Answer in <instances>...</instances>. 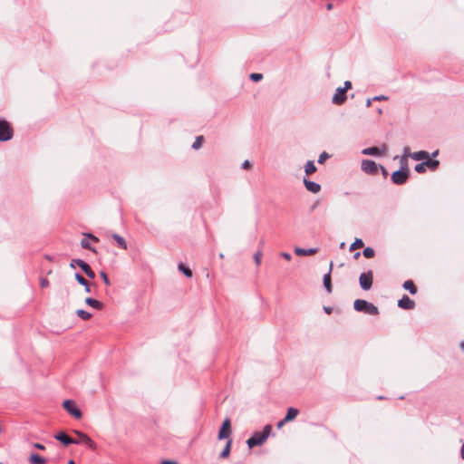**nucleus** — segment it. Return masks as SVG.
Masks as SVG:
<instances>
[{
    "label": "nucleus",
    "instance_id": "f257e3e1",
    "mask_svg": "<svg viewBox=\"0 0 464 464\" xmlns=\"http://www.w3.org/2000/svg\"><path fill=\"white\" fill-rule=\"evenodd\" d=\"M271 430L272 426L266 425L262 432H255L254 435L246 440L247 446L249 448H254L256 446L262 445L270 435Z\"/></svg>",
    "mask_w": 464,
    "mask_h": 464
},
{
    "label": "nucleus",
    "instance_id": "f03ea898",
    "mask_svg": "<svg viewBox=\"0 0 464 464\" xmlns=\"http://www.w3.org/2000/svg\"><path fill=\"white\" fill-rule=\"evenodd\" d=\"M353 307L358 312H364L371 315L379 314V309L373 304L369 303L362 299H357L353 303Z\"/></svg>",
    "mask_w": 464,
    "mask_h": 464
},
{
    "label": "nucleus",
    "instance_id": "7ed1b4c3",
    "mask_svg": "<svg viewBox=\"0 0 464 464\" xmlns=\"http://www.w3.org/2000/svg\"><path fill=\"white\" fill-rule=\"evenodd\" d=\"M14 136L12 125L5 120H0V141L10 140Z\"/></svg>",
    "mask_w": 464,
    "mask_h": 464
},
{
    "label": "nucleus",
    "instance_id": "20e7f679",
    "mask_svg": "<svg viewBox=\"0 0 464 464\" xmlns=\"http://www.w3.org/2000/svg\"><path fill=\"white\" fill-rule=\"evenodd\" d=\"M63 406L64 410L73 416L75 419L82 418V411L77 408L76 403L72 400H66L63 401Z\"/></svg>",
    "mask_w": 464,
    "mask_h": 464
},
{
    "label": "nucleus",
    "instance_id": "39448f33",
    "mask_svg": "<svg viewBox=\"0 0 464 464\" xmlns=\"http://www.w3.org/2000/svg\"><path fill=\"white\" fill-rule=\"evenodd\" d=\"M231 433H232L231 422H230V420L228 418H227L224 420V421L222 423V426L218 431V438L220 440H225V439H227V440H228L230 439Z\"/></svg>",
    "mask_w": 464,
    "mask_h": 464
},
{
    "label": "nucleus",
    "instance_id": "423d86ee",
    "mask_svg": "<svg viewBox=\"0 0 464 464\" xmlns=\"http://www.w3.org/2000/svg\"><path fill=\"white\" fill-rule=\"evenodd\" d=\"M409 179V169L396 170L392 175V180L396 185L404 184Z\"/></svg>",
    "mask_w": 464,
    "mask_h": 464
},
{
    "label": "nucleus",
    "instance_id": "0eeeda50",
    "mask_svg": "<svg viewBox=\"0 0 464 464\" xmlns=\"http://www.w3.org/2000/svg\"><path fill=\"white\" fill-rule=\"evenodd\" d=\"M373 282V275L372 271L362 273L359 277V283L363 290L371 289Z\"/></svg>",
    "mask_w": 464,
    "mask_h": 464
},
{
    "label": "nucleus",
    "instance_id": "6e6552de",
    "mask_svg": "<svg viewBox=\"0 0 464 464\" xmlns=\"http://www.w3.org/2000/svg\"><path fill=\"white\" fill-rule=\"evenodd\" d=\"M361 168L365 173L370 175L377 174L379 169L377 163L370 160H363Z\"/></svg>",
    "mask_w": 464,
    "mask_h": 464
},
{
    "label": "nucleus",
    "instance_id": "1a4fd4ad",
    "mask_svg": "<svg viewBox=\"0 0 464 464\" xmlns=\"http://www.w3.org/2000/svg\"><path fill=\"white\" fill-rule=\"evenodd\" d=\"M73 432L79 438L78 440H76L77 441H80V443H85L91 449L96 448V444L88 435L79 430H74Z\"/></svg>",
    "mask_w": 464,
    "mask_h": 464
},
{
    "label": "nucleus",
    "instance_id": "9d476101",
    "mask_svg": "<svg viewBox=\"0 0 464 464\" xmlns=\"http://www.w3.org/2000/svg\"><path fill=\"white\" fill-rule=\"evenodd\" d=\"M409 151H410V149L405 148V150H404L405 157L409 156L415 160H424L428 159L430 156L429 152H427L425 150L417 151V152H414L411 154Z\"/></svg>",
    "mask_w": 464,
    "mask_h": 464
},
{
    "label": "nucleus",
    "instance_id": "9b49d317",
    "mask_svg": "<svg viewBox=\"0 0 464 464\" xmlns=\"http://www.w3.org/2000/svg\"><path fill=\"white\" fill-rule=\"evenodd\" d=\"M398 306L401 309L411 310L415 307V302L408 295H404L402 298L398 301Z\"/></svg>",
    "mask_w": 464,
    "mask_h": 464
},
{
    "label": "nucleus",
    "instance_id": "f8f14e48",
    "mask_svg": "<svg viewBox=\"0 0 464 464\" xmlns=\"http://www.w3.org/2000/svg\"><path fill=\"white\" fill-rule=\"evenodd\" d=\"M332 101L336 105L343 104L346 101V92L341 87L337 88Z\"/></svg>",
    "mask_w": 464,
    "mask_h": 464
},
{
    "label": "nucleus",
    "instance_id": "ddd939ff",
    "mask_svg": "<svg viewBox=\"0 0 464 464\" xmlns=\"http://www.w3.org/2000/svg\"><path fill=\"white\" fill-rule=\"evenodd\" d=\"M84 237H85L82 238L81 241L82 247H83L85 249L92 250V252H95V249L91 246L90 239L94 242H97L99 239L92 234H84Z\"/></svg>",
    "mask_w": 464,
    "mask_h": 464
},
{
    "label": "nucleus",
    "instance_id": "4468645a",
    "mask_svg": "<svg viewBox=\"0 0 464 464\" xmlns=\"http://www.w3.org/2000/svg\"><path fill=\"white\" fill-rule=\"evenodd\" d=\"M55 439L64 445H69L71 443H75V444L80 443V441H77L76 440L72 439L70 436H68L64 432H60L57 435H55Z\"/></svg>",
    "mask_w": 464,
    "mask_h": 464
},
{
    "label": "nucleus",
    "instance_id": "2eb2a0df",
    "mask_svg": "<svg viewBox=\"0 0 464 464\" xmlns=\"http://www.w3.org/2000/svg\"><path fill=\"white\" fill-rule=\"evenodd\" d=\"M318 252V249L316 247L313 248H302V247H295V253L297 256H314Z\"/></svg>",
    "mask_w": 464,
    "mask_h": 464
},
{
    "label": "nucleus",
    "instance_id": "dca6fc26",
    "mask_svg": "<svg viewBox=\"0 0 464 464\" xmlns=\"http://www.w3.org/2000/svg\"><path fill=\"white\" fill-rule=\"evenodd\" d=\"M79 267L82 268V270L86 274V276L90 278L95 277V273L92 271L91 266L84 261L79 262Z\"/></svg>",
    "mask_w": 464,
    "mask_h": 464
},
{
    "label": "nucleus",
    "instance_id": "f3484780",
    "mask_svg": "<svg viewBox=\"0 0 464 464\" xmlns=\"http://www.w3.org/2000/svg\"><path fill=\"white\" fill-rule=\"evenodd\" d=\"M299 411L296 408L291 407L287 410L286 415L284 418V421H292L297 417Z\"/></svg>",
    "mask_w": 464,
    "mask_h": 464
},
{
    "label": "nucleus",
    "instance_id": "a211bd4d",
    "mask_svg": "<svg viewBox=\"0 0 464 464\" xmlns=\"http://www.w3.org/2000/svg\"><path fill=\"white\" fill-rule=\"evenodd\" d=\"M403 288L409 291L411 295H415L418 288L412 280H407L402 285Z\"/></svg>",
    "mask_w": 464,
    "mask_h": 464
},
{
    "label": "nucleus",
    "instance_id": "6ab92c4d",
    "mask_svg": "<svg viewBox=\"0 0 464 464\" xmlns=\"http://www.w3.org/2000/svg\"><path fill=\"white\" fill-rule=\"evenodd\" d=\"M304 183L307 190L313 193H317L319 191V184L310 181L306 179H304Z\"/></svg>",
    "mask_w": 464,
    "mask_h": 464
},
{
    "label": "nucleus",
    "instance_id": "aec40b11",
    "mask_svg": "<svg viewBox=\"0 0 464 464\" xmlns=\"http://www.w3.org/2000/svg\"><path fill=\"white\" fill-rule=\"evenodd\" d=\"M85 303L97 310H102L103 308V304L102 302L91 297H87L85 299Z\"/></svg>",
    "mask_w": 464,
    "mask_h": 464
},
{
    "label": "nucleus",
    "instance_id": "412c9836",
    "mask_svg": "<svg viewBox=\"0 0 464 464\" xmlns=\"http://www.w3.org/2000/svg\"><path fill=\"white\" fill-rule=\"evenodd\" d=\"M421 163L426 167V169L429 168L431 170H435L438 168V166L440 165L439 160H431L430 157L428 159L424 160V161Z\"/></svg>",
    "mask_w": 464,
    "mask_h": 464
},
{
    "label": "nucleus",
    "instance_id": "4be33fe9",
    "mask_svg": "<svg viewBox=\"0 0 464 464\" xmlns=\"http://www.w3.org/2000/svg\"><path fill=\"white\" fill-rule=\"evenodd\" d=\"M231 446H232V440L229 439L227 443H226V446L224 448V450L221 451L220 453V458L221 459H227L228 458L229 454H230V451H231Z\"/></svg>",
    "mask_w": 464,
    "mask_h": 464
},
{
    "label": "nucleus",
    "instance_id": "5701e85b",
    "mask_svg": "<svg viewBox=\"0 0 464 464\" xmlns=\"http://www.w3.org/2000/svg\"><path fill=\"white\" fill-rule=\"evenodd\" d=\"M30 462L32 464H45L46 459L38 454H32L30 456Z\"/></svg>",
    "mask_w": 464,
    "mask_h": 464
},
{
    "label": "nucleus",
    "instance_id": "b1692460",
    "mask_svg": "<svg viewBox=\"0 0 464 464\" xmlns=\"http://www.w3.org/2000/svg\"><path fill=\"white\" fill-rule=\"evenodd\" d=\"M112 237L116 241L118 246H120L122 249H127L126 241H125V239L122 237H121V236H119L117 234H113Z\"/></svg>",
    "mask_w": 464,
    "mask_h": 464
},
{
    "label": "nucleus",
    "instance_id": "393cba45",
    "mask_svg": "<svg viewBox=\"0 0 464 464\" xmlns=\"http://www.w3.org/2000/svg\"><path fill=\"white\" fill-rule=\"evenodd\" d=\"M362 154L364 155H380L382 154L381 153V150L377 147H370V148H367V149H364L362 150Z\"/></svg>",
    "mask_w": 464,
    "mask_h": 464
},
{
    "label": "nucleus",
    "instance_id": "a878e982",
    "mask_svg": "<svg viewBox=\"0 0 464 464\" xmlns=\"http://www.w3.org/2000/svg\"><path fill=\"white\" fill-rule=\"evenodd\" d=\"M316 169H316L314 161H308L305 164L304 170H305L306 175H311V174L314 173L316 171Z\"/></svg>",
    "mask_w": 464,
    "mask_h": 464
},
{
    "label": "nucleus",
    "instance_id": "bb28decb",
    "mask_svg": "<svg viewBox=\"0 0 464 464\" xmlns=\"http://www.w3.org/2000/svg\"><path fill=\"white\" fill-rule=\"evenodd\" d=\"M324 287L327 290V292L331 293L332 292V282H331V275H330V273L326 274L324 276Z\"/></svg>",
    "mask_w": 464,
    "mask_h": 464
},
{
    "label": "nucleus",
    "instance_id": "cd10ccee",
    "mask_svg": "<svg viewBox=\"0 0 464 464\" xmlns=\"http://www.w3.org/2000/svg\"><path fill=\"white\" fill-rule=\"evenodd\" d=\"M76 314L82 320H89L92 317V314L82 309H78Z\"/></svg>",
    "mask_w": 464,
    "mask_h": 464
},
{
    "label": "nucleus",
    "instance_id": "c85d7f7f",
    "mask_svg": "<svg viewBox=\"0 0 464 464\" xmlns=\"http://www.w3.org/2000/svg\"><path fill=\"white\" fill-rule=\"evenodd\" d=\"M179 270L181 271L186 276L191 277L192 276V271L188 266H184L183 264L179 265Z\"/></svg>",
    "mask_w": 464,
    "mask_h": 464
},
{
    "label": "nucleus",
    "instance_id": "c756f323",
    "mask_svg": "<svg viewBox=\"0 0 464 464\" xmlns=\"http://www.w3.org/2000/svg\"><path fill=\"white\" fill-rule=\"evenodd\" d=\"M204 141V137L203 136H198L194 141V143L192 144V148L194 150H198L201 146H202V143Z\"/></svg>",
    "mask_w": 464,
    "mask_h": 464
},
{
    "label": "nucleus",
    "instance_id": "7c9ffc66",
    "mask_svg": "<svg viewBox=\"0 0 464 464\" xmlns=\"http://www.w3.org/2000/svg\"><path fill=\"white\" fill-rule=\"evenodd\" d=\"M363 242L362 239H356L351 246H350V250L353 251V250H355V249H358V248H362L363 246Z\"/></svg>",
    "mask_w": 464,
    "mask_h": 464
},
{
    "label": "nucleus",
    "instance_id": "2f4dec72",
    "mask_svg": "<svg viewBox=\"0 0 464 464\" xmlns=\"http://www.w3.org/2000/svg\"><path fill=\"white\" fill-rule=\"evenodd\" d=\"M362 254L366 258H372L375 255V252L372 247H366L364 248Z\"/></svg>",
    "mask_w": 464,
    "mask_h": 464
},
{
    "label": "nucleus",
    "instance_id": "473e14b6",
    "mask_svg": "<svg viewBox=\"0 0 464 464\" xmlns=\"http://www.w3.org/2000/svg\"><path fill=\"white\" fill-rule=\"evenodd\" d=\"M75 279L80 285L87 286L88 282L82 275L75 274Z\"/></svg>",
    "mask_w": 464,
    "mask_h": 464
},
{
    "label": "nucleus",
    "instance_id": "72a5a7b5",
    "mask_svg": "<svg viewBox=\"0 0 464 464\" xmlns=\"http://www.w3.org/2000/svg\"><path fill=\"white\" fill-rule=\"evenodd\" d=\"M262 252L261 251H257L255 255H254V260H255V263L256 266H259L261 264V259H262Z\"/></svg>",
    "mask_w": 464,
    "mask_h": 464
},
{
    "label": "nucleus",
    "instance_id": "f704fd0d",
    "mask_svg": "<svg viewBox=\"0 0 464 464\" xmlns=\"http://www.w3.org/2000/svg\"><path fill=\"white\" fill-rule=\"evenodd\" d=\"M250 79H251L252 81H254V82H258V81H260V80H262V79H263V74H261V73H256V72H255V73H251V74H250Z\"/></svg>",
    "mask_w": 464,
    "mask_h": 464
},
{
    "label": "nucleus",
    "instance_id": "c9c22d12",
    "mask_svg": "<svg viewBox=\"0 0 464 464\" xmlns=\"http://www.w3.org/2000/svg\"><path fill=\"white\" fill-rule=\"evenodd\" d=\"M414 169L418 173H424L426 171V167L422 163L417 164Z\"/></svg>",
    "mask_w": 464,
    "mask_h": 464
},
{
    "label": "nucleus",
    "instance_id": "e433bc0d",
    "mask_svg": "<svg viewBox=\"0 0 464 464\" xmlns=\"http://www.w3.org/2000/svg\"><path fill=\"white\" fill-rule=\"evenodd\" d=\"M49 285H50V283H49V280L47 278H45V277H41L40 278V286L42 288H46V287L49 286Z\"/></svg>",
    "mask_w": 464,
    "mask_h": 464
},
{
    "label": "nucleus",
    "instance_id": "4c0bfd02",
    "mask_svg": "<svg viewBox=\"0 0 464 464\" xmlns=\"http://www.w3.org/2000/svg\"><path fill=\"white\" fill-rule=\"evenodd\" d=\"M101 275V277L102 278L103 282L107 285H111V282L109 280V277L107 276V274L104 272V271H102L100 273Z\"/></svg>",
    "mask_w": 464,
    "mask_h": 464
},
{
    "label": "nucleus",
    "instance_id": "58836bf2",
    "mask_svg": "<svg viewBox=\"0 0 464 464\" xmlns=\"http://www.w3.org/2000/svg\"><path fill=\"white\" fill-rule=\"evenodd\" d=\"M242 168L245 169H250L252 168V164L249 160H245L242 164Z\"/></svg>",
    "mask_w": 464,
    "mask_h": 464
},
{
    "label": "nucleus",
    "instance_id": "ea45409f",
    "mask_svg": "<svg viewBox=\"0 0 464 464\" xmlns=\"http://www.w3.org/2000/svg\"><path fill=\"white\" fill-rule=\"evenodd\" d=\"M351 88H352V82L350 81H346L344 82V87H343V89L347 92V91Z\"/></svg>",
    "mask_w": 464,
    "mask_h": 464
},
{
    "label": "nucleus",
    "instance_id": "a19ab883",
    "mask_svg": "<svg viewBox=\"0 0 464 464\" xmlns=\"http://www.w3.org/2000/svg\"><path fill=\"white\" fill-rule=\"evenodd\" d=\"M330 156L326 152L321 153V164L324 162Z\"/></svg>",
    "mask_w": 464,
    "mask_h": 464
},
{
    "label": "nucleus",
    "instance_id": "79ce46f5",
    "mask_svg": "<svg viewBox=\"0 0 464 464\" xmlns=\"http://www.w3.org/2000/svg\"><path fill=\"white\" fill-rule=\"evenodd\" d=\"M281 256H282L285 259H286L287 261H290V260H291V255H290L289 253L283 252V253L281 254Z\"/></svg>",
    "mask_w": 464,
    "mask_h": 464
},
{
    "label": "nucleus",
    "instance_id": "37998d69",
    "mask_svg": "<svg viewBox=\"0 0 464 464\" xmlns=\"http://www.w3.org/2000/svg\"><path fill=\"white\" fill-rule=\"evenodd\" d=\"M374 101H386L388 100V98L384 95H381V96H376L373 98Z\"/></svg>",
    "mask_w": 464,
    "mask_h": 464
},
{
    "label": "nucleus",
    "instance_id": "c03bdc74",
    "mask_svg": "<svg viewBox=\"0 0 464 464\" xmlns=\"http://www.w3.org/2000/svg\"><path fill=\"white\" fill-rule=\"evenodd\" d=\"M34 447L38 449V450H44L45 449V447L43 444H40V443H34Z\"/></svg>",
    "mask_w": 464,
    "mask_h": 464
},
{
    "label": "nucleus",
    "instance_id": "a18cd8bd",
    "mask_svg": "<svg viewBox=\"0 0 464 464\" xmlns=\"http://www.w3.org/2000/svg\"><path fill=\"white\" fill-rule=\"evenodd\" d=\"M161 464H178V463L174 460L165 459L161 462Z\"/></svg>",
    "mask_w": 464,
    "mask_h": 464
},
{
    "label": "nucleus",
    "instance_id": "49530a36",
    "mask_svg": "<svg viewBox=\"0 0 464 464\" xmlns=\"http://www.w3.org/2000/svg\"><path fill=\"white\" fill-rule=\"evenodd\" d=\"M80 261H82V259H73L71 263V266H74V264L77 265L79 266V262Z\"/></svg>",
    "mask_w": 464,
    "mask_h": 464
},
{
    "label": "nucleus",
    "instance_id": "de8ad7c7",
    "mask_svg": "<svg viewBox=\"0 0 464 464\" xmlns=\"http://www.w3.org/2000/svg\"><path fill=\"white\" fill-rule=\"evenodd\" d=\"M287 421H284V419L282 420H280L278 423H277V428L278 429H281L285 423H286Z\"/></svg>",
    "mask_w": 464,
    "mask_h": 464
},
{
    "label": "nucleus",
    "instance_id": "09e8293b",
    "mask_svg": "<svg viewBox=\"0 0 464 464\" xmlns=\"http://www.w3.org/2000/svg\"><path fill=\"white\" fill-rule=\"evenodd\" d=\"M460 454H461V458L464 459V442H463V445H462V447H461V452H460Z\"/></svg>",
    "mask_w": 464,
    "mask_h": 464
},
{
    "label": "nucleus",
    "instance_id": "8fccbe9b",
    "mask_svg": "<svg viewBox=\"0 0 464 464\" xmlns=\"http://www.w3.org/2000/svg\"><path fill=\"white\" fill-rule=\"evenodd\" d=\"M324 309V311H325L327 314H331V312H332V309H331L330 307H326V306H325Z\"/></svg>",
    "mask_w": 464,
    "mask_h": 464
},
{
    "label": "nucleus",
    "instance_id": "3c124183",
    "mask_svg": "<svg viewBox=\"0 0 464 464\" xmlns=\"http://www.w3.org/2000/svg\"><path fill=\"white\" fill-rule=\"evenodd\" d=\"M372 105V100L368 99L366 102V106L370 107Z\"/></svg>",
    "mask_w": 464,
    "mask_h": 464
},
{
    "label": "nucleus",
    "instance_id": "603ef678",
    "mask_svg": "<svg viewBox=\"0 0 464 464\" xmlns=\"http://www.w3.org/2000/svg\"><path fill=\"white\" fill-rule=\"evenodd\" d=\"M85 292H86V293H90V292H91V289H90L89 284H87V286H85Z\"/></svg>",
    "mask_w": 464,
    "mask_h": 464
},
{
    "label": "nucleus",
    "instance_id": "864d4df0",
    "mask_svg": "<svg viewBox=\"0 0 464 464\" xmlns=\"http://www.w3.org/2000/svg\"><path fill=\"white\" fill-rule=\"evenodd\" d=\"M380 168L382 170L383 174L386 175L387 174V170L383 167H382V166Z\"/></svg>",
    "mask_w": 464,
    "mask_h": 464
},
{
    "label": "nucleus",
    "instance_id": "5fc2aeb1",
    "mask_svg": "<svg viewBox=\"0 0 464 464\" xmlns=\"http://www.w3.org/2000/svg\"><path fill=\"white\" fill-rule=\"evenodd\" d=\"M382 150H383L382 154H385V153H386V150H387V147H386V146H383V147H382Z\"/></svg>",
    "mask_w": 464,
    "mask_h": 464
},
{
    "label": "nucleus",
    "instance_id": "6e6d98bb",
    "mask_svg": "<svg viewBox=\"0 0 464 464\" xmlns=\"http://www.w3.org/2000/svg\"><path fill=\"white\" fill-rule=\"evenodd\" d=\"M460 348L463 350L464 352V341L460 343Z\"/></svg>",
    "mask_w": 464,
    "mask_h": 464
},
{
    "label": "nucleus",
    "instance_id": "4d7b16f0",
    "mask_svg": "<svg viewBox=\"0 0 464 464\" xmlns=\"http://www.w3.org/2000/svg\"><path fill=\"white\" fill-rule=\"evenodd\" d=\"M359 256H360V253H359V252L355 253V255H354V258H356V259H357Z\"/></svg>",
    "mask_w": 464,
    "mask_h": 464
},
{
    "label": "nucleus",
    "instance_id": "13d9d810",
    "mask_svg": "<svg viewBox=\"0 0 464 464\" xmlns=\"http://www.w3.org/2000/svg\"><path fill=\"white\" fill-rule=\"evenodd\" d=\"M332 6H333L332 4L327 5V9L331 10Z\"/></svg>",
    "mask_w": 464,
    "mask_h": 464
},
{
    "label": "nucleus",
    "instance_id": "bf43d9fd",
    "mask_svg": "<svg viewBox=\"0 0 464 464\" xmlns=\"http://www.w3.org/2000/svg\"><path fill=\"white\" fill-rule=\"evenodd\" d=\"M316 208V203H314L313 206H312V210H314Z\"/></svg>",
    "mask_w": 464,
    "mask_h": 464
},
{
    "label": "nucleus",
    "instance_id": "052dcab7",
    "mask_svg": "<svg viewBox=\"0 0 464 464\" xmlns=\"http://www.w3.org/2000/svg\"><path fill=\"white\" fill-rule=\"evenodd\" d=\"M68 464H74L73 460H69Z\"/></svg>",
    "mask_w": 464,
    "mask_h": 464
},
{
    "label": "nucleus",
    "instance_id": "680f3d73",
    "mask_svg": "<svg viewBox=\"0 0 464 464\" xmlns=\"http://www.w3.org/2000/svg\"><path fill=\"white\" fill-rule=\"evenodd\" d=\"M0 464H2V463H0Z\"/></svg>",
    "mask_w": 464,
    "mask_h": 464
}]
</instances>
